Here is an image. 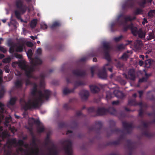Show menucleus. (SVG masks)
Segmentation results:
<instances>
[{
    "instance_id": "obj_1",
    "label": "nucleus",
    "mask_w": 155,
    "mask_h": 155,
    "mask_svg": "<svg viewBox=\"0 0 155 155\" xmlns=\"http://www.w3.org/2000/svg\"><path fill=\"white\" fill-rule=\"evenodd\" d=\"M27 54L32 65L29 66L26 64L24 61H20L18 63L19 66L22 70L25 71V75L28 78H32L36 80L39 79L40 81L39 85L40 87H44L45 85L44 80L46 76L45 73H41L39 76H34L33 74V73L36 70V66L42 63V60L37 57L34 58H32L33 53L31 49L28 50Z\"/></svg>"
},
{
    "instance_id": "obj_2",
    "label": "nucleus",
    "mask_w": 155,
    "mask_h": 155,
    "mask_svg": "<svg viewBox=\"0 0 155 155\" xmlns=\"http://www.w3.org/2000/svg\"><path fill=\"white\" fill-rule=\"evenodd\" d=\"M31 94L33 96L32 100H29L26 102L23 98H21L20 102H23L25 104L23 105L24 109L26 111L32 109H36L39 107V103L43 102V100H48L51 94V92L48 90L38 91L37 85L35 84L31 91Z\"/></svg>"
},
{
    "instance_id": "obj_3",
    "label": "nucleus",
    "mask_w": 155,
    "mask_h": 155,
    "mask_svg": "<svg viewBox=\"0 0 155 155\" xmlns=\"http://www.w3.org/2000/svg\"><path fill=\"white\" fill-rule=\"evenodd\" d=\"M88 112L89 113H93L94 115H91L92 117H95L97 116L105 115L109 113L111 114L116 115L117 114V111L113 107H109L108 109L102 107L99 108L97 110L94 107H91L88 108Z\"/></svg>"
},
{
    "instance_id": "obj_4",
    "label": "nucleus",
    "mask_w": 155,
    "mask_h": 155,
    "mask_svg": "<svg viewBox=\"0 0 155 155\" xmlns=\"http://www.w3.org/2000/svg\"><path fill=\"white\" fill-rule=\"evenodd\" d=\"M15 5L18 10H16L15 11V14L18 19H21V15L24 14L28 10V12H31L30 8L24 4L22 0H16Z\"/></svg>"
},
{
    "instance_id": "obj_5",
    "label": "nucleus",
    "mask_w": 155,
    "mask_h": 155,
    "mask_svg": "<svg viewBox=\"0 0 155 155\" xmlns=\"http://www.w3.org/2000/svg\"><path fill=\"white\" fill-rule=\"evenodd\" d=\"M124 18L125 20V21H124L123 20L119 21L118 25L120 26H123V31L124 32H126L127 31L128 29H130V28L132 27V25H131V24H130L129 25H127V22L128 21H131L135 20L136 17H134L133 18H131V17L129 16L127 17H124Z\"/></svg>"
},
{
    "instance_id": "obj_6",
    "label": "nucleus",
    "mask_w": 155,
    "mask_h": 155,
    "mask_svg": "<svg viewBox=\"0 0 155 155\" xmlns=\"http://www.w3.org/2000/svg\"><path fill=\"white\" fill-rule=\"evenodd\" d=\"M85 82L81 81H75L74 82V87L71 89H69L67 88H64L63 91V94L64 95H67L71 93H73L75 89L81 86L86 85Z\"/></svg>"
},
{
    "instance_id": "obj_7",
    "label": "nucleus",
    "mask_w": 155,
    "mask_h": 155,
    "mask_svg": "<svg viewBox=\"0 0 155 155\" xmlns=\"http://www.w3.org/2000/svg\"><path fill=\"white\" fill-rule=\"evenodd\" d=\"M102 45V48L105 58L108 62H110L111 61V59L109 53L111 49V47L109 43L108 42H104Z\"/></svg>"
},
{
    "instance_id": "obj_8",
    "label": "nucleus",
    "mask_w": 155,
    "mask_h": 155,
    "mask_svg": "<svg viewBox=\"0 0 155 155\" xmlns=\"http://www.w3.org/2000/svg\"><path fill=\"white\" fill-rule=\"evenodd\" d=\"M110 130L107 131V136H110L114 134H117L119 133H122L123 130L120 129L115 127V122L113 121L110 122Z\"/></svg>"
},
{
    "instance_id": "obj_9",
    "label": "nucleus",
    "mask_w": 155,
    "mask_h": 155,
    "mask_svg": "<svg viewBox=\"0 0 155 155\" xmlns=\"http://www.w3.org/2000/svg\"><path fill=\"white\" fill-rule=\"evenodd\" d=\"M141 123L142 124L143 128L142 129V134L146 137L150 138L153 136V134L148 132V124L145 122L143 120H141Z\"/></svg>"
},
{
    "instance_id": "obj_10",
    "label": "nucleus",
    "mask_w": 155,
    "mask_h": 155,
    "mask_svg": "<svg viewBox=\"0 0 155 155\" xmlns=\"http://www.w3.org/2000/svg\"><path fill=\"white\" fill-rule=\"evenodd\" d=\"M95 126H92L89 128V130L91 131H95L98 133H100L102 129V123L100 121H96L95 122Z\"/></svg>"
},
{
    "instance_id": "obj_11",
    "label": "nucleus",
    "mask_w": 155,
    "mask_h": 155,
    "mask_svg": "<svg viewBox=\"0 0 155 155\" xmlns=\"http://www.w3.org/2000/svg\"><path fill=\"white\" fill-rule=\"evenodd\" d=\"M58 126L60 128H67L74 129L77 128L78 124L77 122L74 121L72 123V126H70L68 123L63 122L59 123Z\"/></svg>"
},
{
    "instance_id": "obj_12",
    "label": "nucleus",
    "mask_w": 155,
    "mask_h": 155,
    "mask_svg": "<svg viewBox=\"0 0 155 155\" xmlns=\"http://www.w3.org/2000/svg\"><path fill=\"white\" fill-rule=\"evenodd\" d=\"M66 143V145L64 146V148L65 150L66 153L68 155H71V149L72 145L71 142L69 140H65L62 143V144L64 145Z\"/></svg>"
},
{
    "instance_id": "obj_13",
    "label": "nucleus",
    "mask_w": 155,
    "mask_h": 155,
    "mask_svg": "<svg viewBox=\"0 0 155 155\" xmlns=\"http://www.w3.org/2000/svg\"><path fill=\"white\" fill-rule=\"evenodd\" d=\"M109 65L108 63L106 64L103 67L102 69L99 71L98 73V76L100 78L104 79L106 78L107 75L106 72V67L108 66Z\"/></svg>"
},
{
    "instance_id": "obj_14",
    "label": "nucleus",
    "mask_w": 155,
    "mask_h": 155,
    "mask_svg": "<svg viewBox=\"0 0 155 155\" xmlns=\"http://www.w3.org/2000/svg\"><path fill=\"white\" fill-rule=\"evenodd\" d=\"M72 73L75 76L81 77H84L87 75L86 71L85 70L81 71L79 69L73 70L72 71Z\"/></svg>"
},
{
    "instance_id": "obj_15",
    "label": "nucleus",
    "mask_w": 155,
    "mask_h": 155,
    "mask_svg": "<svg viewBox=\"0 0 155 155\" xmlns=\"http://www.w3.org/2000/svg\"><path fill=\"white\" fill-rule=\"evenodd\" d=\"M125 137L123 135H120L119 137V139L117 140L110 142L107 144V145H116L119 144L121 141L125 139Z\"/></svg>"
},
{
    "instance_id": "obj_16",
    "label": "nucleus",
    "mask_w": 155,
    "mask_h": 155,
    "mask_svg": "<svg viewBox=\"0 0 155 155\" xmlns=\"http://www.w3.org/2000/svg\"><path fill=\"white\" fill-rule=\"evenodd\" d=\"M135 3V0H127V2L122 5V8L125 9L128 8H132Z\"/></svg>"
},
{
    "instance_id": "obj_17",
    "label": "nucleus",
    "mask_w": 155,
    "mask_h": 155,
    "mask_svg": "<svg viewBox=\"0 0 155 155\" xmlns=\"http://www.w3.org/2000/svg\"><path fill=\"white\" fill-rule=\"evenodd\" d=\"M79 94L83 100H86L89 95V93L88 91L82 90L80 91Z\"/></svg>"
},
{
    "instance_id": "obj_18",
    "label": "nucleus",
    "mask_w": 155,
    "mask_h": 155,
    "mask_svg": "<svg viewBox=\"0 0 155 155\" xmlns=\"http://www.w3.org/2000/svg\"><path fill=\"white\" fill-rule=\"evenodd\" d=\"M127 147L130 152L129 155H131V152L135 148V144L129 140H127Z\"/></svg>"
},
{
    "instance_id": "obj_19",
    "label": "nucleus",
    "mask_w": 155,
    "mask_h": 155,
    "mask_svg": "<svg viewBox=\"0 0 155 155\" xmlns=\"http://www.w3.org/2000/svg\"><path fill=\"white\" fill-rule=\"evenodd\" d=\"M122 125L123 127L127 130V133H130V129L133 128V126L132 124H129L126 122H123Z\"/></svg>"
},
{
    "instance_id": "obj_20",
    "label": "nucleus",
    "mask_w": 155,
    "mask_h": 155,
    "mask_svg": "<svg viewBox=\"0 0 155 155\" xmlns=\"http://www.w3.org/2000/svg\"><path fill=\"white\" fill-rule=\"evenodd\" d=\"M7 144H8L9 148H11L13 144L17 145V140L15 138H11L8 140L7 141Z\"/></svg>"
},
{
    "instance_id": "obj_21",
    "label": "nucleus",
    "mask_w": 155,
    "mask_h": 155,
    "mask_svg": "<svg viewBox=\"0 0 155 155\" xmlns=\"http://www.w3.org/2000/svg\"><path fill=\"white\" fill-rule=\"evenodd\" d=\"M89 87L91 92L93 93H96L99 91L100 88L95 85H91Z\"/></svg>"
},
{
    "instance_id": "obj_22",
    "label": "nucleus",
    "mask_w": 155,
    "mask_h": 155,
    "mask_svg": "<svg viewBox=\"0 0 155 155\" xmlns=\"http://www.w3.org/2000/svg\"><path fill=\"white\" fill-rule=\"evenodd\" d=\"M153 0H140L139 2V5L141 7L144 8L147 3H151Z\"/></svg>"
},
{
    "instance_id": "obj_23",
    "label": "nucleus",
    "mask_w": 155,
    "mask_h": 155,
    "mask_svg": "<svg viewBox=\"0 0 155 155\" xmlns=\"http://www.w3.org/2000/svg\"><path fill=\"white\" fill-rule=\"evenodd\" d=\"M128 75L129 76L130 79L131 80H135L136 77L135 75L134 71L133 69H130L128 72Z\"/></svg>"
},
{
    "instance_id": "obj_24",
    "label": "nucleus",
    "mask_w": 155,
    "mask_h": 155,
    "mask_svg": "<svg viewBox=\"0 0 155 155\" xmlns=\"http://www.w3.org/2000/svg\"><path fill=\"white\" fill-rule=\"evenodd\" d=\"M63 108L66 110H73L74 108L73 106L70 103L64 104L63 105Z\"/></svg>"
},
{
    "instance_id": "obj_25",
    "label": "nucleus",
    "mask_w": 155,
    "mask_h": 155,
    "mask_svg": "<svg viewBox=\"0 0 155 155\" xmlns=\"http://www.w3.org/2000/svg\"><path fill=\"white\" fill-rule=\"evenodd\" d=\"M17 98L16 97H12L10 98V100L9 102L7 104L8 106L9 105H13L16 103V101L17 100Z\"/></svg>"
},
{
    "instance_id": "obj_26",
    "label": "nucleus",
    "mask_w": 155,
    "mask_h": 155,
    "mask_svg": "<svg viewBox=\"0 0 155 155\" xmlns=\"http://www.w3.org/2000/svg\"><path fill=\"white\" fill-rule=\"evenodd\" d=\"M15 87L17 88H21L22 87L23 83L21 80H17L15 83Z\"/></svg>"
},
{
    "instance_id": "obj_27",
    "label": "nucleus",
    "mask_w": 155,
    "mask_h": 155,
    "mask_svg": "<svg viewBox=\"0 0 155 155\" xmlns=\"http://www.w3.org/2000/svg\"><path fill=\"white\" fill-rule=\"evenodd\" d=\"M25 45L23 43L20 44L17 47L15 51L17 52H21L23 51Z\"/></svg>"
},
{
    "instance_id": "obj_28",
    "label": "nucleus",
    "mask_w": 155,
    "mask_h": 155,
    "mask_svg": "<svg viewBox=\"0 0 155 155\" xmlns=\"http://www.w3.org/2000/svg\"><path fill=\"white\" fill-rule=\"evenodd\" d=\"M131 25H132V27L130 28V29L132 33L134 35H136L137 33V29L136 27L134 26L133 23H131Z\"/></svg>"
},
{
    "instance_id": "obj_29",
    "label": "nucleus",
    "mask_w": 155,
    "mask_h": 155,
    "mask_svg": "<svg viewBox=\"0 0 155 155\" xmlns=\"http://www.w3.org/2000/svg\"><path fill=\"white\" fill-rule=\"evenodd\" d=\"M31 150L32 153L34 155H39V149L38 147H35V149H34L33 148H32Z\"/></svg>"
},
{
    "instance_id": "obj_30",
    "label": "nucleus",
    "mask_w": 155,
    "mask_h": 155,
    "mask_svg": "<svg viewBox=\"0 0 155 155\" xmlns=\"http://www.w3.org/2000/svg\"><path fill=\"white\" fill-rule=\"evenodd\" d=\"M142 43L140 40H137L135 42V46L137 48H140L142 46Z\"/></svg>"
},
{
    "instance_id": "obj_31",
    "label": "nucleus",
    "mask_w": 155,
    "mask_h": 155,
    "mask_svg": "<svg viewBox=\"0 0 155 155\" xmlns=\"http://www.w3.org/2000/svg\"><path fill=\"white\" fill-rule=\"evenodd\" d=\"M143 11L140 8H137L134 12V13L135 15H138L141 14L143 12Z\"/></svg>"
},
{
    "instance_id": "obj_32",
    "label": "nucleus",
    "mask_w": 155,
    "mask_h": 155,
    "mask_svg": "<svg viewBox=\"0 0 155 155\" xmlns=\"http://www.w3.org/2000/svg\"><path fill=\"white\" fill-rule=\"evenodd\" d=\"M37 23V20L36 19H34L31 22L30 26L32 28H34L35 27Z\"/></svg>"
},
{
    "instance_id": "obj_33",
    "label": "nucleus",
    "mask_w": 155,
    "mask_h": 155,
    "mask_svg": "<svg viewBox=\"0 0 155 155\" xmlns=\"http://www.w3.org/2000/svg\"><path fill=\"white\" fill-rule=\"evenodd\" d=\"M31 120L33 123L37 125L38 126H40L41 125V122L39 119H35L34 118H32Z\"/></svg>"
},
{
    "instance_id": "obj_34",
    "label": "nucleus",
    "mask_w": 155,
    "mask_h": 155,
    "mask_svg": "<svg viewBox=\"0 0 155 155\" xmlns=\"http://www.w3.org/2000/svg\"><path fill=\"white\" fill-rule=\"evenodd\" d=\"M137 101L135 99H131L129 101L128 104L130 106H136Z\"/></svg>"
},
{
    "instance_id": "obj_35",
    "label": "nucleus",
    "mask_w": 155,
    "mask_h": 155,
    "mask_svg": "<svg viewBox=\"0 0 155 155\" xmlns=\"http://www.w3.org/2000/svg\"><path fill=\"white\" fill-rule=\"evenodd\" d=\"M9 46H11L9 50V52L11 54H13L15 51L14 45H12L11 44H9Z\"/></svg>"
},
{
    "instance_id": "obj_36",
    "label": "nucleus",
    "mask_w": 155,
    "mask_h": 155,
    "mask_svg": "<svg viewBox=\"0 0 155 155\" xmlns=\"http://www.w3.org/2000/svg\"><path fill=\"white\" fill-rule=\"evenodd\" d=\"M106 94V98L107 100H110L112 98L113 94L112 93L107 91Z\"/></svg>"
},
{
    "instance_id": "obj_37",
    "label": "nucleus",
    "mask_w": 155,
    "mask_h": 155,
    "mask_svg": "<svg viewBox=\"0 0 155 155\" xmlns=\"http://www.w3.org/2000/svg\"><path fill=\"white\" fill-rule=\"evenodd\" d=\"M155 14V10H150L148 13V16L150 18H152Z\"/></svg>"
},
{
    "instance_id": "obj_38",
    "label": "nucleus",
    "mask_w": 155,
    "mask_h": 155,
    "mask_svg": "<svg viewBox=\"0 0 155 155\" xmlns=\"http://www.w3.org/2000/svg\"><path fill=\"white\" fill-rule=\"evenodd\" d=\"M60 25V23L58 22H55L51 25V28L53 29L56 27L59 26Z\"/></svg>"
},
{
    "instance_id": "obj_39",
    "label": "nucleus",
    "mask_w": 155,
    "mask_h": 155,
    "mask_svg": "<svg viewBox=\"0 0 155 155\" xmlns=\"http://www.w3.org/2000/svg\"><path fill=\"white\" fill-rule=\"evenodd\" d=\"M1 136L2 139H4L8 136V134L6 131H4L1 134Z\"/></svg>"
},
{
    "instance_id": "obj_40",
    "label": "nucleus",
    "mask_w": 155,
    "mask_h": 155,
    "mask_svg": "<svg viewBox=\"0 0 155 155\" xmlns=\"http://www.w3.org/2000/svg\"><path fill=\"white\" fill-rule=\"evenodd\" d=\"M32 144L34 147L35 148L38 147L36 143V138L33 135L32 136Z\"/></svg>"
},
{
    "instance_id": "obj_41",
    "label": "nucleus",
    "mask_w": 155,
    "mask_h": 155,
    "mask_svg": "<svg viewBox=\"0 0 155 155\" xmlns=\"http://www.w3.org/2000/svg\"><path fill=\"white\" fill-rule=\"evenodd\" d=\"M115 24L114 23H112L110 24V28L111 31L112 32H114L117 30V29L115 28L114 26L115 25Z\"/></svg>"
},
{
    "instance_id": "obj_42",
    "label": "nucleus",
    "mask_w": 155,
    "mask_h": 155,
    "mask_svg": "<svg viewBox=\"0 0 155 155\" xmlns=\"http://www.w3.org/2000/svg\"><path fill=\"white\" fill-rule=\"evenodd\" d=\"M4 104L0 102V116L1 115V114H2L4 112L5 110V109L4 107Z\"/></svg>"
},
{
    "instance_id": "obj_43",
    "label": "nucleus",
    "mask_w": 155,
    "mask_h": 155,
    "mask_svg": "<svg viewBox=\"0 0 155 155\" xmlns=\"http://www.w3.org/2000/svg\"><path fill=\"white\" fill-rule=\"evenodd\" d=\"M44 128L43 126L40 127V126H38L37 127V131L39 133H41L43 132L44 130Z\"/></svg>"
},
{
    "instance_id": "obj_44",
    "label": "nucleus",
    "mask_w": 155,
    "mask_h": 155,
    "mask_svg": "<svg viewBox=\"0 0 155 155\" xmlns=\"http://www.w3.org/2000/svg\"><path fill=\"white\" fill-rule=\"evenodd\" d=\"M72 76L70 74H69L68 76L66 78V81L68 83H72L71 79L72 78Z\"/></svg>"
},
{
    "instance_id": "obj_45",
    "label": "nucleus",
    "mask_w": 155,
    "mask_h": 155,
    "mask_svg": "<svg viewBox=\"0 0 155 155\" xmlns=\"http://www.w3.org/2000/svg\"><path fill=\"white\" fill-rule=\"evenodd\" d=\"M128 58V55L127 53H124L122 55L120 58V59H124L127 60V59Z\"/></svg>"
},
{
    "instance_id": "obj_46",
    "label": "nucleus",
    "mask_w": 155,
    "mask_h": 155,
    "mask_svg": "<svg viewBox=\"0 0 155 155\" xmlns=\"http://www.w3.org/2000/svg\"><path fill=\"white\" fill-rule=\"evenodd\" d=\"M11 61V59L10 58H6L3 60L2 62L5 63H8L10 62Z\"/></svg>"
},
{
    "instance_id": "obj_47",
    "label": "nucleus",
    "mask_w": 155,
    "mask_h": 155,
    "mask_svg": "<svg viewBox=\"0 0 155 155\" xmlns=\"http://www.w3.org/2000/svg\"><path fill=\"white\" fill-rule=\"evenodd\" d=\"M5 92V91L4 88H2L0 90V99L3 97Z\"/></svg>"
},
{
    "instance_id": "obj_48",
    "label": "nucleus",
    "mask_w": 155,
    "mask_h": 155,
    "mask_svg": "<svg viewBox=\"0 0 155 155\" xmlns=\"http://www.w3.org/2000/svg\"><path fill=\"white\" fill-rule=\"evenodd\" d=\"M24 141L23 140H19L18 142H17V145L18 144L20 146H23L24 145Z\"/></svg>"
},
{
    "instance_id": "obj_49",
    "label": "nucleus",
    "mask_w": 155,
    "mask_h": 155,
    "mask_svg": "<svg viewBox=\"0 0 155 155\" xmlns=\"http://www.w3.org/2000/svg\"><path fill=\"white\" fill-rule=\"evenodd\" d=\"M122 36L120 35L118 37L114 38V40L115 41L117 42L120 41L121 39V38H122Z\"/></svg>"
},
{
    "instance_id": "obj_50",
    "label": "nucleus",
    "mask_w": 155,
    "mask_h": 155,
    "mask_svg": "<svg viewBox=\"0 0 155 155\" xmlns=\"http://www.w3.org/2000/svg\"><path fill=\"white\" fill-rule=\"evenodd\" d=\"M147 81V78L143 77L139 79L138 82L139 83H141L144 82H146Z\"/></svg>"
},
{
    "instance_id": "obj_51",
    "label": "nucleus",
    "mask_w": 155,
    "mask_h": 155,
    "mask_svg": "<svg viewBox=\"0 0 155 155\" xmlns=\"http://www.w3.org/2000/svg\"><path fill=\"white\" fill-rule=\"evenodd\" d=\"M15 56L17 58L21 59L22 58V56L21 55L17 53H15L14 54Z\"/></svg>"
},
{
    "instance_id": "obj_52",
    "label": "nucleus",
    "mask_w": 155,
    "mask_h": 155,
    "mask_svg": "<svg viewBox=\"0 0 155 155\" xmlns=\"http://www.w3.org/2000/svg\"><path fill=\"white\" fill-rule=\"evenodd\" d=\"M143 111L142 108L140 109L139 111V115L140 117H143Z\"/></svg>"
},
{
    "instance_id": "obj_53",
    "label": "nucleus",
    "mask_w": 155,
    "mask_h": 155,
    "mask_svg": "<svg viewBox=\"0 0 155 155\" xmlns=\"http://www.w3.org/2000/svg\"><path fill=\"white\" fill-rule=\"evenodd\" d=\"M0 51L3 53H6L7 51L6 48L1 46H0Z\"/></svg>"
},
{
    "instance_id": "obj_54",
    "label": "nucleus",
    "mask_w": 155,
    "mask_h": 155,
    "mask_svg": "<svg viewBox=\"0 0 155 155\" xmlns=\"http://www.w3.org/2000/svg\"><path fill=\"white\" fill-rule=\"evenodd\" d=\"M25 85L27 86L30 84H31V82L28 79H27L25 80Z\"/></svg>"
},
{
    "instance_id": "obj_55",
    "label": "nucleus",
    "mask_w": 155,
    "mask_h": 155,
    "mask_svg": "<svg viewBox=\"0 0 155 155\" xmlns=\"http://www.w3.org/2000/svg\"><path fill=\"white\" fill-rule=\"evenodd\" d=\"M26 45L28 47H32L33 46V45L32 42L30 41H28L26 43Z\"/></svg>"
},
{
    "instance_id": "obj_56",
    "label": "nucleus",
    "mask_w": 155,
    "mask_h": 155,
    "mask_svg": "<svg viewBox=\"0 0 155 155\" xmlns=\"http://www.w3.org/2000/svg\"><path fill=\"white\" fill-rule=\"evenodd\" d=\"M4 69L5 72L6 73H8L10 71V70L9 69V67L8 66H5L4 67Z\"/></svg>"
},
{
    "instance_id": "obj_57",
    "label": "nucleus",
    "mask_w": 155,
    "mask_h": 155,
    "mask_svg": "<svg viewBox=\"0 0 155 155\" xmlns=\"http://www.w3.org/2000/svg\"><path fill=\"white\" fill-rule=\"evenodd\" d=\"M139 96V97L140 98H141L143 94V91H138Z\"/></svg>"
},
{
    "instance_id": "obj_58",
    "label": "nucleus",
    "mask_w": 155,
    "mask_h": 155,
    "mask_svg": "<svg viewBox=\"0 0 155 155\" xmlns=\"http://www.w3.org/2000/svg\"><path fill=\"white\" fill-rule=\"evenodd\" d=\"M149 40H151L154 38V35L152 33H150L149 35Z\"/></svg>"
},
{
    "instance_id": "obj_59",
    "label": "nucleus",
    "mask_w": 155,
    "mask_h": 155,
    "mask_svg": "<svg viewBox=\"0 0 155 155\" xmlns=\"http://www.w3.org/2000/svg\"><path fill=\"white\" fill-rule=\"evenodd\" d=\"M49 141H50V140L49 139V137H48V136H47V137H46V138L45 140V141H46L45 145H48L49 142Z\"/></svg>"
},
{
    "instance_id": "obj_60",
    "label": "nucleus",
    "mask_w": 155,
    "mask_h": 155,
    "mask_svg": "<svg viewBox=\"0 0 155 155\" xmlns=\"http://www.w3.org/2000/svg\"><path fill=\"white\" fill-rule=\"evenodd\" d=\"M82 114L81 111H78L76 113V115L79 117L81 116Z\"/></svg>"
},
{
    "instance_id": "obj_61",
    "label": "nucleus",
    "mask_w": 155,
    "mask_h": 155,
    "mask_svg": "<svg viewBox=\"0 0 155 155\" xmlns=\"http://www.w3.org/2000/svg\"><path fill=\"white\" fill-rule=\"evenodd\" d=\"M136 105H139L142 107L143 106V103L142 101H141L139 102H137V101L136 106Z\"/></svg>"
},
{
    "instance_id": "obj_62",
    "label": "nucleus",
    "mask_w": 155,
    "mask_h": 155,
    "mask_svg": "<svg viewBox=\"0 0 155 155\" xmlns=\"http://www.w3.org/2000/svg\"><path fill=\"white\" fill-rule=\"evenodd\" d=\"M119 103V102L118 101H114L112 102V104L113 105H117Z\"/></svg>"
},
{
    "instance_id": "obj_63",
    "label": "nucleus",
    "mask_w": 155,
    "mask_h": 155,
    "mask_svg": "<svg viewBox=\"0 0 155 155\" xmlns=\"http://www.w3.org/2000/svg\"><path fill=\"white\" fill-rule=\"evenodd\" d=\"M42 50L41 48H39L37 50V53L38 54H41Z\"/></svg>"
},
{
    "instance_id": "obj_64",
    "label": "nucleus",
    "mask_w": 155,
    "mask_h": 155,
    "mask_svg": "<svg viewBox=\"0 0 155 155\" xmlns=\"http://www.w3.org/2000/svg\"><path fill=\"white\" fill-rule=\"evenodd\" d=\"M87 60V58L86 57H84L81 58L80 60V61L81 62H84L85 61Z\"/></svg>"
}]
</instances>
